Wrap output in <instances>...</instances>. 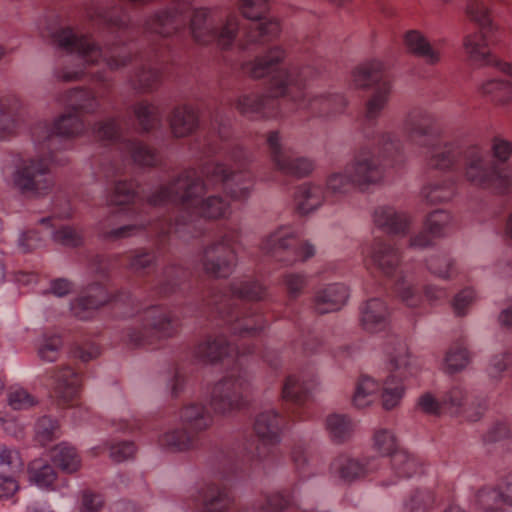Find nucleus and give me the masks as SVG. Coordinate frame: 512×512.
Masks as SVG:
<instances>
[{"mask_svg": "<svg viewBox=\"0 0 512 512\" xmlns=\"http://www.w3.org/2000/svg\"><path fill=\"white\" fill-rule=\"evenodd\" d=\"M262 250L284 265H292L298 259L306 261L315 255V247L307 242H300L288 231L278 228L263 243Z\"/></svg>", "mask_w": 512, "mask_h": 512, "instance_id": "8", "label": "nucleus"}, {"mask_svg": "<svg viewBox=\"0 0 512 512\" xmlns=\"http://www.w3.org/2000/svg\"><path fill=\"white\" fill-rule=\"evenodd\" d=\"M293 462L302 476H306L308 467V455L306 450L302 446H295L292 451Z\"/></svg>", "mask_w": 512, "mask_h": 512, "instance_id": "61", "label": "nucleus"}, {"mask_svg": "<svg viewBox=\"0 0 512 512\" xmlns=\"http://www.w3.org/2000/svg\"><path fill=\"white\" fill-rule=\"evenodd\" d=\"M266 142L271 159L280 172L290 176L304 177L313 170V163L308 158L295 156L290 148L282 144L278 131H271Z\"/></svg>", "mask_w": 512, "mask_h": 512, "instance_id": "11", "label": "nucleus"}, {"mask_svg": "<svg viewBox=\"0 0 512 512\" xmlns=\"http://www.w3.org/2000/svg\"><path fill=\"white\" fill-rule=\"evenodd\" d=\"M233 348L223 334L208 336L193 350L194 357L205 364H214L229 356Z\"/></svg>", "mask_w": 512, "mask_h": 512, "instance_id": "21", "label": "nucleus"}, {"mask_svg": "<svg viewBox=\"0 0 512 512\" xmlns=\"http://www.w3.org/2000/svg\"><path fill=\"white\" fill-rule=\"evenodd\" d=\"M426 269L441 280H452L457 276L455 260L446 254L432 255L425 261Z\"/></svg>", "mask_w": 512, "mask_h": 512, "instance_id": "36", "label": "nucleus"}, {"mask_svg": "<svg viewBox=\"0 0 512 512\" xmlns=\"http://www.w3.org/2000/svg\"><path fill=\"white\" fill-rule=\"evenodd\" d=\"M387 358L390 371L388 377L407 380L420 371L417 359L411 355L407 344L403 341L394 344L387 352Z\"/></svg>", "mask_w": 512, "mask_h": 512, "instance_id": "15", "label": "nucleus"}, {"mask_svg": "<svg viewBox=\"0 0 512 512\" xmlns=\"http://www.w3.org/2000/svg\"><path fill=\"white\" fill-rule=\"evenodd\" d=\"M390 312L379 297H370L360 306V324L368 333H379L389 326Z\"/></svg>", "mask_w": 512, "mask_h": 512, "instance_id": "19", "label": "nucleus"}, {"mask_svg": "<svg viewBox=\"0 0 512 512\" xmlns=\"http://www.w3.org/2000/svg\"><path fill=\"white\" fill-rule=\"evenodd\" d=\"M237 263L235 241L230 235H223L207 245L201 257L206 274L215 278H226L232 274Z\"/></svg>", "mask_w": 512, "mask_h": 512, "instance_id": "9", "label": "nucleus"}, {"mask_svg": "<svg viewBox=\"0 0 512 512\" xmlns=\"http://www.w3.org/2000/svg\"><path fill=\"white\" fill-rule=\"evenodd\" d=\"M62 347V340L58 335H42L37 341L38 356L47 362H53L58 358Z\"/></svg>", "mask_w": 512, "mask_h": 512, "instance_id": "45", "label": "nucleus"}, {"mask_svg": "<svg viewBox=\"0 0 512 512\" xmlns=\"http://www.w3.org/2000/svg\"><path fill=\"white\" fill-rule=\"evenodd\" d=\"M19 121L18 100L14 97L0 99V140L15 133Z\"/></svg>", "mask_w": 512, "mask_h": 512, "instance_id": "30", "label": "nucleus"}, {"mask_svg": "<svg viewBox=\"0 0 512 512\" xmlns=\"http://www.w3.org/2000/svg\"><path fill=\"white\" fill-rule=\"evenodd\" d=\"M156 261V256L152 252L140 251L130 259L129 268L135 273H144Z\"/></svg>", "mask_w": 512, "mask_h": 512, "instance_id": "56", "label": "nucleus"}, {"mask_svg": "<svg viewBox=\"0 0 512 512\" xmlns=\"http://www.w3.org/2000/svg\"><path fill=\"white\" fill-rule=\"evenodd\" d=\"M403 381L393 377H387L381 388V402L385 410H392L397 407L404 396L405 388Z\"/></svg>", "mask_w": 512, "mask_h": 512, "instance_id": "38", "label": "nucleus"}, {"mask_svg": "<svg viewBox=\"0 0 512 512\" xmlns=\"http://www.w3.org/2000/svg\"><path fill=\"white\" fill-rule=\"evenodd\" d=\"M456 182L452 177L435 180L422 189V197L427 203H440L451 200L456 194Z\"/></svg>", "mask_w": 512, "mask_h": 512, "instance_id": "32", "label": "nucleus"}, {"mask_svg": "<svg viewBox=\"0 0 512 512\" xmlns=\"http://www.w3.org/2000/svg\"><path fill=\"white\" fill-rule=\"evenodd\" d=\"M404 44L409 52L424 59L427 64L435 65L441 59L439 45L431 44L418 30H409L404 35Z\"/></svg>", "mask_w": 512, "mask_h": 512, "instance_id": "24", "label": "nucleus"}, {"mask_svg": "<svg viewBox=\"0 0 512 512\" xmlns=\"http://www.w3.org/2000/svg\"><path fill=\"white\" fill-rule=\"evenodd\" d=\"M109 451V456L114 462H123L135 455L136 446L131 441H121L112 444Z\"/></svg>", "mask_w": 512, "mask_h": 512, "instance_id": "54", "label": "nucleus"}, {"mask_svg": "<svg viewBox=\"0 0 512 512\" xmlns=\"http://www.w3.org/2000/svg\"><path fill=\"white\" fill-rule=\"evenodd\" d=\"M7 401L14 410H26L36 405L37 400L21 386H11L7 392Z\"/></svg>", "mask_w": 512, "mask_h": 512, "instance_id": "47", "label": "nucleus"}, {"mask_svg": "<svg viewBox=\"0 0 512 512\" xmlns=\"http://www.w3.org/2000/svg\"><path fill=\"white\" fill-rule=\"evenodd\" d=\"M180 421L187 430L197 436L212 425L213 417L204 404L192 402L181 409Z\"/></svg>", "mask_w": 512, "mask_h": 512, "instance_id": "25", "label": "nucleus"}, {"mask_svg": "<svg viewBox=\"0 0 512 512\" xmlns=\"http://www.w3.org/2000/svg\"><path fill=\"white\" fill-rule=\"evenodd\" d=\"M157 444L165 451L186 452L197 447L198 437L184 426L171 427L159 434Z\"/></svg>", "mask_w": 512, "mask_h": 512, "instance_id": "23", "label": "nucleus"}, {"mask_svg": "<svg viewBox=\"0 0 512 512\" xmlns=\"http://www.w3.org/2000/svg\"><path fill=\"white\" fill-rule=\"evenodd\" d=\"M133 116L143 132L155 130L162 125L160 109L146 101H141L133 107Z\"/></svg>", "mask_w": 512, "mask_h": 512, "instance_id": "34", "label": "nucleus"}, {"mask_svg": "<svg viewBox=\"0 0 512 512\" xmlns=\"http://www.w3.org/2000/svg\"><path fill=\"white\" fill-rule=\"evenodd\" d=\"M109 301L110 295L105 287L95 282L90 284L84 293L71 303V312L75 317L86 320Z\"/></svg>", "mask_w": 512, "mask_h": 512, "instance_id": "17", "label": "nucleus"}, {"mask_svg": "<svg viewBox=\"0 0 512 512\" xmlns=\"http://www.w3.org/2000/svg\"><path fill=\"white\" fill-rule=\"evenodd\" d=\"M511 430L506 422H496L493 424L484 436L486 442H497L510 437Z\"/></svg>", "mask_w": 512, "mask_h": 512, "instance_id": "58", "label": "nucleus"}, {"mask_svg": "<svg viewBox=\"0 0 512 512\" xmlns=\"http://www.w3.org/2000/svg\"><path fill=\"white\" fill-rule=\"evenodd\" d=\"M349 288L343 283H331L319 287L313 296V306L320 314L339 311L348 301Z\"/></svg>", "mask_w": 512, "mask_h": 512, "instance_id": "16", "label": "nucleus"}, {"mask_svg": "<svg viewBox=\"0 0 512 512\" xmlns=\"http://www.w3.org/2000/svg\"><path fill=\"white\" fill-rule=\"evenodd\" d=\"M482 94L494 101L512 105V82L503 79H491L481 86Z\"/></svg>", "mask_w": 512, "mask_h": 512, "instance_id": "39", "label": "nucleus"}, {"mask_svg": "<svg viewBox=\"0 0 512 512\" xmlns=\"http://www.w3.org/2000/svg\"><path fill=\"white\" fill-rule=\"evenodd\" d=\"M352 81L358 88L373 90L365 109V143L355 151L342 172L332 173L328 177L327 192L314 183H303L297 187L293 206L300 216L316 211L326 199L327 193L342 195L353 188L366 191L371 186L383 183L387 167L403 161V143L397 135L376 129L377 118L388 103L392 89L384 64L372 60L359 65L352 73Z\"/></svg>", "mask_w": 512, "mask_h": 512, "instance_id": "3", "label": "nucleus"}, {"mask_svg": "<svg viewBox=\"0 0 512 512\" xmlns=\"http://www.w3.org/2000/svg\"><path fill=\"white\" fill-rule=\"evenodd\" d=\"M261 498L268 512H280L291 503L290 496L284 491L274 492Z\"/></svg>", "mask_w": 512, "mask_h": 512, "instance_id": "55", "label": "nucleus"}, {"mask_svg": "<svg viewBox=\"0 0 512 512\" xmlns=\"http://www.w3.org/2000/svg\"><path fill=\"white\" fill-rule=\"evenodd\" d=\"M417 408L424 414L440 417L446 415L442 405V397L438 399L430 392L423 393L417 400Z\"/></svg>", "mask_w": 512, "mask_h": 512, "instance_id": "52", "label": "nucleus"}, {"mask_svg": "<svg viewBox=\"0 0 512 512\" xmlns=\"http://www.w3.org/2000/svg\"><path fill=\"white\" fill-rule=\"evenodd\" d=\"M434 121L429 110L415 107L403 123L405 137L409 143L425 149L430 168L463 175L474 185L497 193H512V168L505 165L512 153V142L493 137L491 150L498 163H489L485 150L477 144L444 141Z\"/></svg>", "mask_w": 512, "mask_h": 512, "instance_id": "4", "label": "nucleus"}, {"mask_svg": "<svg viewBox=\"0 0 512 512\" xmlns=\"http://www.w3.org/2000/svg\"><path fill=\"white\" fill-rule=\"evenodd\" d=\"M283 417L275 409H266L258 413L253 424V431L259 440V445L253 452V457L263 460L267 457V447L281 442Z\"/></svg>", "mask_w": 512, "mask_h": 512, "instance_id": "13", "label": "nucleus"}, {"mask_svg": "<svg viewBox=\"0 0 512 512\" xmlns=\"http://www.w3.org/2000/svg\"><path fill=\"white\" fill-rule=\"evenodd\" d=\"M472 355L462 340H457L446 350L441 368L444 373L454 375L465 370L471 363Z\"/></svg>", "mask_w": 512, "mask_h": 512, "instance_id": "26", "label": "nucleus"}, {"mask_svg": "<svg viewBox=\"0 0 512 512\" xmlns=\"http://www.w3.org/2000/svg\"><path fill=\"white\" fill-rule=\"evenodd\" d=\"M59 435V424L50 417L40 418L35 425V436L39 443L45 445Z\"/></svg>", "mask_w": 512, "mask_h": 512, "instance_id": "48", "label": "nucleus"}, {"mask_svg": "<svg viewBox=\"0 0 512 512\" xmlns=\"http://www.w3.org/2000/svg\"><path fill=\"white\" fill-rule=\"evenodd\" d=\"M434 503V495L428 489H417L405 502V507L410 511L426 509Z\"/></svg>", "mask_w": 512, "mask_h": 512, "instance_id": "53", "label": "nucleus"}, {"mask_svg": "<svg viewBox=\"0 0 512 512\" xmlns=\"http://www.w3.org/2000/svg\"><path fill=\"white\" fill-rule=\"evenodd\" d=\"M476 301V292L471 287L460 290L452 299L453 313L458 317L466 316L470 307Z\"/></svg>", "mask_w": 512, "mask_h": 512, "instance_id": "50", "label": "nucleus"}, {"mask_svg": "<svg viewBox=\"0 0 512 512\" xmlns=\"http://www.w3.org/2000/svg\"><path fill=\"white\" fill-rule=\"evenodd\" d=\"M230 290L233 296L249 301H260L266 296V287L254 279L234 280L230 284Z\"/></svg>", "mask_w": 512, "mask_h": 512, "instance_id": "35", "label": "nucleus"}, {"mask_svg": "<svg viewBox=\"0 0 512 512\" xmlns=\"http://www.w3.org/2000/svg\"><path fill=\"white\" fill-rule=\"evenodd\" d=\"M397 297L409 308H417L422 302V296L415 284L405 276H401L394 284Z\"/></svg>", "mask_w": 512, "mask_h": 512, "instance_id": "42", "label": "nucleus"}, {"mask_svg": "<svg viewBox=\"0 0 512 512\" xmlns=\"http://www.w3.org/2000/svg\"><path fill=\"white\" fill-rule=\"evenodd\" d=\"M502 498L499 489L485 486L476 493L475 504L484 512H495L504 505Z\"/></svg>", "mask_w": 512, "mask_h": 512, "instance_id": "43", "label": "nucleus"}, {"mask_svg": "<svg viewBox=\"0 0 512 512\" xmlns=\"http://www.w3.org/2000/svg\"><path fill=\"white\" fill-rule=\"evenodd\" d=\"M283 283L289 298L296 299L307 285V276L301 272H288L283 275Z\"/></svg>", "mask_w": 512, "mask_h": 512, "instance_id": "51", "label": "nucleus"}, {"mask_svg": "<svg viewBox=\"0 0 512 512\" xmlns=\"http://www.w3.org/2000/svg\"><path fill=\"white\" fill-rule=\"evenodd\" d=\"M229 302L228 297L221 296L219 302L213 301V305L216 306L234 334L241 337H252L265 328L266 321L258 308L252 306L232 308Z\"/></svg>", "mask_w": 512, "mask_h": 512, "instance_id": "10", "label": "nucleus"}, {"mask_svg": "<svg viewBox=\"0 0 512 512\" xmlns=\"http://www.w3.org/2000/svg\"><path fill=\"white\" fill-rule=\"evenodd\" d=\"M499 491L503 495L504 505L512 508V473L506 475L502 480Z\"/></svg>", "mask_w": 512, "mask_h": 512, "instance_id": "64", "label": "nucleus"}, {"mask_svg": "<svg viewBox=\"0 0 512 512\" xmlns=\"http://www.w3.org/2000/svg\"><path fill=\"white\" fill-rule=\"evenodd\" d=\"M140 327H132L127 331V338L135 346L150 345L153 338L172 337L178 329V319L166 308L151 306L143 310L140 316Z\"/></svg>", "mask_w": 512, "mask_h": 512, "instance_id": "7", "label": "nucleus"}, {"mask_svg": "<svg viewBox=\"0 0 512 512\" xmlns=\"http://www.w3.org/2000/svg\"><path fill=\"white\" fill-rule=\"evenodd\" d=\"M325 430L334 443H344L353 436L354 422L347 414L331 413L325 418Z\"/></svg>", "mask_w": 512, "mask_h": 512, "instance_id": "28", "label": "nucleus"}, {"mask_svg": "<svg viewBox=\"0 0 512 512\" xmlns=\"http://www.w3.org/2000/svg\"><path fill=\"white\" fill-rule=\"evenodd\" d=\"M372 448L381 456H391L398 450L395 433L388 428H377L372 435Z\"/></svg>", "mask_w": 512, "mask_h": 512, "instance_id": "40", "label": "nucleus"}, {"mask_svg": "<svg viewBox=\"0 0 512 512\" xmlns=\"http://www.w3.org/2000/svg\"><path fill=\"white\" fill-rule=\"evenodd\" d=\"M441 235V226H422L418 231L411 233L410 246L416 249L427 248Z\"/></svg>", "mask_w": 512, "mask_h": 512, "instance_id": "46", "label": "nucleus"}, {"mask_svg": "<svg viewBox=\"0 0 512 512\" xmlns=\"http://www.w3.org/2000/svg\"><path fill=\"white\" fill-rule=\"evenodd\" d=\"M42 240L41 233L33 226L23 230L19 236V245L25 250H31L39 246Z\"/></svg>", "mask_w": 512, "mask_h": 512, "instance_id": "57", "label": "nucleus"}, {"mask_svg": "<svg viewBox=\"0 0 512 512\" xmlns=\"http://www.w3.org/2000/svg\"><path fill=\"white\" fill-rule=\"evenodd\" d=\"M66 112L53 123L38 122L31 130L36 148L33 156L17 155L3 174L6 182L18 193L28 198L48 195L55 186L52 167L61 163L57 151L68 149L71 138L88 134L108 148L107 154L99 162L98 176L111 184L107 194L109 202L116 181L124 178L125 169L136 163L151 164L155 156L132 139L134 119L109 118L93 124L86 123L82 113L98 110L100 102L94 92L75 88L59 98Z\"/></svg>", "mask_w": 512, "mask_h": 512, "instance_id": "2", "label": "nucleus"}, {"mask_svg": "<svg viewBox=\"0 0 512 512\" xmlns=\"http://www.w3.org/2000/svg\"><path fill=\"white\" fill-rule=\"evenodd\" d=\"M378 468L374 457H353L347 454L339 455L332 463L333 474L344 483H353L364 479Z\"/></svg>", "mask_w": 512, "mask_h": 512, "instance_id": "14", "label": "nucleus"}, {"mask_svg": "<svg viewBox=\"0 0 512 512\" xmlns=\"http://www.w3.org/2000/svg\"><path fill=\"white\" fill-rule=\"evenodd\" d=\"M250 385V376L246 369L234 367L219 379L210 392V406L213 412L221 416H231L246 405L244 391Z\"/></svg>", "mask_w": 512, "mask_h": 512, "instance_id": "6", "label": "nucleus"}, {"mask_svg": "<svg viewBox=\"0 0 512 512\" xmlns=\"http://www.w3.org/2000/svg\"><path fill=\"white\" fill-rule=\"evenodd\" d=\"M52 463L66 473H74L81 466V459L76 449L67 444L60 443L50 453Z\"/></svg>", "mask_w": 512, "mask_h": 512, "instance_id": "33", "label": "nucleus"}, {"mask_svg": "<svg viewBox=\"0 0 512 512\" xmlns=\"http://www.w3.org/2000/svg\"><path fill=\"white\" fill-rule=\"evenodd\" d=\"M491 3L492 0H467V16L478 25L480 31L466 37L465 50L474 62L494 66L512 77V63L491 54L490 47L500 39V32L491 17Z\"/></svg>", "mask_w": 512, "mask_h": 512, "instance_id": "5", "label": "nucleus"}, {"mask_svg": "<svg viewBox=\"0 0 512 512\" xmlns=\"http://www.w3.org/2000/svg\"><path fill=\"white\" fill-rule=\"evenodd\" d=\"M442 405L446 415L462 417L471 422L478 421L485 410L484 405H476L466 385L460 382L452 384L442 394Z\"/></svg>", "mask_w": 512, "mask_h": 512, "instance_id": "12", "label": "nucleus"}, {"mask_svg": "<svg viewBox=\"0 0 512 512\" xmlns=\"http://www.w3.org/2000/svg\"><path fill=\"white\" fill-rule=\"evenodd\" d=\"M53 389L57 398L65 404L72 402L79 393L81 378L70 366L53 371Z\"/></svg>", "mask_w": 512, "mask_h": 512, "instance_id": "22", "label": "nucleus"}, {"mask_svg": "<svg viewBox=\"0 0 512 512\" xmlns=\"http://www.w3.org/2000/svg\"><path fill=\"white\" fill-rule=\"evenodd\" d=\"M29 479L40 488H49L56 480L53 467L43 459H35L29 464Z\"/></svg>", "mask_w": 512, "mask_h": 512, "instance_id": "37", "label": "nucleus"}, {"mask_svg": "<svg viewBox=\"0 0 512 512\" xmlns=\"http://www.w3.org/2000/svg\"><path fill=\"white\" fill-rule=\"evenodd\" d=\"M110 269V263L104 256L96 255L92 257L89 264V271L98 278H106Z\"/></svg>", "mask_w": 512, "mask_h": 512, "instance_id": "59", "label": "nucleus"}, {"mask_svg": "<svg viewBox=\"0 0 512 512\" xmlns=\"http://www.w3.org/2000/svg\"><path fill=\"white\" fill-rule=\"evenodd\" d=\"M54 242L67 246L77 247L83 243V233L77 226H45Z\"/></svg>", "mask_w": 512, "mask_h": 512, "instance_id": "41", "label": "nucleus"}, {"mask_svg": "<svg viewBox=\"0 0 512 512\" xmlns=\"http://www.w3.org/2000/svg\"><path fill=\"white\" fill-rule=\"evenodd\" d=\"M390 457L393 477L382 481L385 487L394 485L401 479L411 478L421 471L419 459L406 450L398 449Z\"/></svg>", "mask_w": 512, "mask_h": 512, "instance_id": "20", "label": "nucleus"}, {"mask_svg": "<svg viewBox=\"0 0 512 512\" xmlns=\"http://www.w3.org/2000/svg\"><path fill=\"white\" fill-rule=\"evenodd\" d=\"M22 466L23 462L17 450L0 446V498L12 496L18 490L14 475Z\"/></svg>", "mask_w": 512, "mask_h": 512, "instance_id": "18", "label": "nucleus"}, {"mask_svg": "<svg viewBox=\"0 0 512 512\" xmlns=\"http://www.w3.org/2000/svg\"><path fill=\"white\" fill-rule=\"evenodd\" d=\"M423 292L426 300L430 303L441 301L447 297L446 288L439 285L427 284L424 286Z\"/></svg>", "mask_w": 512, "mask_h": 512, "instance_id": "62", "label": "nucleus"}, {"mask_svg": "<svg viewBox=\"0 0 512 512\" xmlns=\"http://www.w3.org/2000/svg\"><path fill=\"white\" fill-rule=\"evenodd\" d=\"M307 387L304 381L297 375H289L286 377L282 387V397L287 401L300 404L306 394Z\"/></svg>", "mask_w": 512, "mask_h": 512, "instance_id": "44", "label": "nucleus"}, {"mask_svg": "<svg viewBox=\"0 0 512 512\" xmlns=\"http://www.w3.org/2000/svg\"><path fill=\"white\" fill-rule=\"evenodd\" d=\"M179 285V280L173 275V269H166L163 273V278L159 282L160 293L170 294L175 291Z\"/></svg>", "mask_w": 512, "mask_h": 512, "instance_id": "60", "label": "nucleus"}, {"mask_svg": "<svg viewBox=\"0 0 512 512\" xmlns=\"http://www.w3.org/2000/svg\"><path fill=\"white\" fill-rule=\"evenodd\" d=\"M0 420L2 428L7 434L16 438L23 435L24 426L17 419L13 417H3L0 418Z\"/></svg>", "mask_w": 512, "mask_h": 512, "instance_id": "63", "label": "nucleus"}, {"mask_svg": "<svg viewBox=\"0 0 512 512\" xmlns=\"http://www.w3.org/2000/svg\"><path fill=\"white\" fill-rule=\"evenodd\" d=\"M512 365V353L509 351H502L494 354L487 367V372L490 378L500 380L503 373Z\"/></svg>", "mask_w": 512, "mask_h": 512, "instance_id": "49", "label": "nucleus"}, {"mask_svg": "<svg viewBox=\"0 0 512 512\" xmlns=\"http://www.w3.org/2000/svg\"><path fill=\"white\" fill-rule=\"evenodd\" d=\"M372 219L374 224H412L416 221L406 209L387 203L373 208Z\"/></svg>", "mask_w": 512, "mask_h": 512, "instance_id": "31", "label": "nucleus"}, {"mask_svg": "<svg viewBox=\"0 0 512 512\" xmlns=\"http://www.w3.org/2000/svg\"><path fill=\"white\" fill-rule=\"evenodd\" d=\"M169 125L175 137H184L199 130L197 144L199 152L208 158L199 169L189 168L180 172L168 183H161L140 195L139 183L134 178L135 171L143 166H155L157 154L134 136L132 139L155 156L151 164L136 163L132 168L125 169L124 178L115 183L109 202L115 215L132 216L140 212L144 201L152 207L172 205L182 212L196 215L204 219H225L231 212L230 203L220 195L204 198L209 190L223 191L231 199L244 200L250 195L254 184V176L248 165L251 154L244 147L225 144L230 122L219 113L211 120L206 131L199 127V118L195 109L189 105L174 109L169 118Z\"/></svg>", "mask_w": 512, "mask_h": 512, "instance_id": "1", "label": "nucleus"}, {"mask_svg": "<svg viewBox=\"0 0 512 512\" xmlns=\"http://www.w3.org/2000/svg\"><path fill=\"white\" fill-rule=\"evenodd\" d=\"M380 391V384L369 376H361L355 383L351 404L356 409H365L372 405Z\"/></svg>", "mask_w": 512, "mask_h": 512, "instance_id": "29", "label": "nucleus"}, {"mask_svg": "<svg viewBox=\"0 0 512 512\" xmlns=\"http://www.w3.org/2000/svg\"><path fill=\"white\" fill-rule=\"evenodd\" d=\"M400 259L398 249L386 242L377 243L371 254L373 265L388 277L394 275L400 264Z\"/></svg>", "mask_w": 512, "mask_h": 512, "instance_id": "27", "label": "nucleus"}]
</instances>
